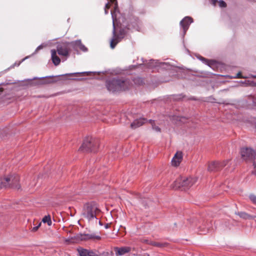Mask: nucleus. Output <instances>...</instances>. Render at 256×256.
Wrapping results in <instances>:
<instances>
[{
	"label": "nucleus",
	"instance_id": "2",
	"mask_svg": "<svg viewBox=\"0 0 256 256\" xmlns=\"http://www.w3.org/2000/svg\"><path fill=\"white\" fill-rule=\"evenodd\" d=\"M19 180V176L16 174H5L0 178V187L4 188L9 185L16 186Z\"/></svg>",
	"mask_w": 256,
	"mask_h": 256
},
{
	"label": "nucleus",
	"instance_id": "31",
	"mask_svg": "<svg viewBox=\"0 0 256 256\" xmlns=\"http://www.w3.org/2000/svg\"><path fill=\"white\" fill-rule=\"evenodd\" d=\"M224 166V164H221L220 165V166Z\"/></svg>",
	"mask_w": 256,
	"mask_h": 256
},
{
	"label": "nucleus",
	"instance_id": "14",
	"mask_svg": "<svg viewBox=\"0 0 256 256\" xmlns=\"http://www.w3.org/2000/svg\"><path fill=\"white\" fill-rule=\"evenodd\" d=\"M58 52L60 55L62 56H67L68 54V50L66 48H58Z\"/></svg>",
	"mask_w": 256,
	"mask_h": 256
},
{
	"label": "nucleus",
	"instance_id": "12",
	"mask_svg": "<svg viewBox=\"0 0 256 256\" xmlns=\"http://www.w3.org/2000/svg\"><path fill=\"white\" fill-rule=\"evenodd\" d=\"M110 0V2L106 4V6H105V12L106 14H107L108 13V9L110 6H111L112 5H114V9L116 10V0Z\"/></svg>",
	"mask_w": 256,
	"mask_h": 256
},
{
	"label": "nucleus",
	"instance_id": "22",
	"mask_svg": "<svg viewBox=\"0 0 256 256\" xmlns=\"http://www.w3.org/2000/svg\"><path fill=\"white\" fill-rule=\"evenodd\" d=\"M112 85H116L118 86V87L116 88V89H122V88H121V86H119V84L118 83V82L117 81H114L112 82Z\"/></svg>",
	"mask_w": 256,
	"mask_h": 256
},
{
	"label": "nucleus",
	"instance_id": "11",
	"mask_svg": "<svg viewBox=\"0 0 256 256\" xmlns=\"http://www.w3.org/2000/svg\"><path fill=\"white\" fill-rule=\"evenodd\" d=\"M51 53H52V59L53 63L56 66L59 64L60 62V58L56 56V50H52Z\"/></svg>",
	"mask_w": 256,
	"mask_h": 256
},
{
	"label": "nucleus",
	"instance_id": "16",
	"mask_svg": "<svg viewBox=\"0 0 256 256\" xmlns=\"http://www.w3.org/2000/svg\"><path fill=\"white\" fill-rule=\"evenodd\" d=\"M217 165H218L217 163H216L214 162L209 163L208 165V170H209L210 172L214 170Z\"/></svg>",
	"mask_w": 256,
	"mask_h": 256
},
{
	"label": "nucleus",
	"instance_id": "20",
	"mask_svg": "<svg viewBox=\"0 0 256 256\" xmlns=\"http://www.w3.org/2000/svg\"><path fill=\"white\" fill-rule=\"evenodd\" d=\"M89 73H90L89 72H82V73L70 74H68V75H70V76H77V75H79V74H86V75H88Z\"/></svg>",
	"mask_w": 256,
	"mask_h": 256
},
{
	"label": "nucleus",
	"instance_id": "25",
	"mask_svg": "<svg viewBox=\"0 0 256 256\" xmlns=\"http://www.w3.org/2000/svg\"><path fill=\"white\" fill-rule=\"evenodd\" d=\"M240 216H242V217L244 218H246V216H247V215H246V214L244 213H242L240 214Z\"/></svg>",
	"mask_w": 256,
	"mask_h": 256
},
{
	"label": "nucleus",
	"instance_id": "10",
	"mask_svg": "<svg viewBox=\"0 0 256 256\" xmlns=\"http://www.w3.org/2000/svg\"><path fill=\"white\" fill-rule=\"evenodd\" d=\"M192 22V20L190 17H186L184 18L180 22L182 26L183 27L184 30H186L188 26Z\"/></svg>",
	"mask_w": 256,
	"mask_h": 256
},
{
	"label": "nucleus",
	"instance_id": "27",
	"mask_svg": "<svg viewBox=\"0 0 256 256\" xmlns=\"http://www.w3.org/2000/svg\"><path fill=\"white\" fill-rule=\"evenodd\" d=\"M108 88L110 90H112V86H111V84H108Z\"/></svg>",
	"mask_w": 256,
	"mask_h": 256
},
{
	"label": "nucleus",
	"instance_id": "4",
	"mask_svg": "<svg viewBox=\"0 0 256 256\" xmlns=\"http://www.w3.org/2000/svg\"><path fill=\"white\" fill-rule=\"evenodd\" d=\"M96 210V206L88 204L84 208L83 214L88 219L90 220L94 217Z\"/></svg>",
	"mask_w": 256,
	"mask_h": 256
},
{
	"label": "nucleus",
	"instance_id": "7",
	"mask_svg": "<svg viewBox=\"0 0 256 256\" xmlns=\"http://www.w3.org/2000/svg\"><path fill=\"white\" fill-rule=\"evenodd\" d=\"M130 247L116 248H115V252L117 255L123 256L130 252Z\"/></svg>",
	"mask_w": 256,
	"mask_h": 256
},
{
	"label": "nucleus",
	"instance_id": "6",
	"mask_svg": "<svg viewBox=\"0 0 256 256\" xmlns=\"http://www.w3.org/2000/svg\"><path fill=\"white\" fill-rule=\"evenodd\" d=\"M182 153L181 152H177L172 160V165L174 166H178L182 161Z\"/></svg>",
	"mask_w": 256,
	"mask_h": 256
},
{
	"label": "nucleus",
	"instance_id": "9",
	"mask_svg": "<svg viewBox=\"0 0 256 256\" xmlns=\"http://www.w3.org/2000/svg\"><path fill=\"white\" fill-rule=\"evenodd\" d=\"M78 252L80 256H98L94 252L82 248H78Z\"/></svg>",
	"mask_w": 256,
	"mask_h": 256
},
{
	"label": "nucleus",
	"instance_id": "17",
	"mask_svg": "<svg viewBox=\"0 0 256 256\" xmlns=\"http://www.w3.org/2000/svg\"><path fill=\"white\" fill-rule=\"evenodd\" d=\"M42 222L44 223H46L49 226H50L52 224V222L50 216H45L42 218Z\"/></svg>",
	"mask_w": 256,
	"mask_h": 256
},
{
	"label": "nucleus",
	"instance_id": "21",
	"mask_svg": "<svg viewBox=\"0 0 256 256\" xmlns=\"http://www.w3.org/2000/svg\"><path fill=\"white\" fill-rule=\"evenodd\" d=\"M152 128H153V129H154L156 132H160V128L158 126H156V125H155V124H152Z\"/></svg>",
	"mask_w": 256,
	"mask_h": 256
},
{
	"label": "nucleus",
	"instance_id": "26",
	"mask_svg": "<svg viewBox=\"0 0 256 256\" xmlns=\"http://www.w3.org/2000/svg\"><path fill=\"white\" fill-rule=\"evenodd\" d=\"M40 226V224L38 226L34 227L33 228V230L34 231H36L38 228Z\"/></svg>",
	"mask_w": 256,
	"mask_h": 256
},
{
	"label": "nucleus",
	"instance_id": "29",
	"mask_svg": "<svg viewBox=\"0 0 256 256\" xmlns=\"http://www.w3.org/2000/svg\"><path fill=\"white\" fill-rule=\"evenodd\" d=\"M236 78H242L241 76H240V73L239 72L237 74V76Z\"/></svg>",
	"mask_w": 256,
	"mask_h": 256
},
{
	"label": "nucleus",
	"instance_id": "8",
	"mask_svg": "<svg viewBox=\"0 0 256 256\" xmlns=\"http://www.w3.org/2000/svg\"><path fill=\"white\" fill-rule=\"evenodd\" d=\"M146 122V120L144 118H140V119H138L135 120L130 125V127L132 129H135L142 124H144Z\"/></svg>",
	"mask_w": 256,
	"mask_h": 256
},
{
	"label": "nucleus",
	"instance_id": "23",
	"mask_svg": "<svg viewBox=\"0 0 256 256\" xmlns=\"http://www.w3.org/2000/svg\"><path fill=\"white\" fill-rule=\"evenodd\" d=\"M46 46V44H42V45H40V46H38L37 48H36V51H38V50H40V49L42 48H43L45 47Z\"/></svg>",
	"mask_w": 256,
	"mask_h": 256
},
{
	"label": "nucleus",
	"instance_id": "15",
	"mask_svg": "<svg viewBox=\"0 0 256 256\" xmlns=\"http://www.w3.org/2000/svg\"><path fill=\"white\" fill-rule=\"evenodd\" d=\"M76 46L77 49H80L82 51L85 52L86 50V48L81 44L80 41H77L76 42Z\"/></svg>",
	"mask_w": 256,
	"mask_h": 256
},
{
	"label": "nucleus",
	"instance_id": "1",
	"mask_svg": "<svg viewBox=\"0 0 256 256\" xmlns=\"http://www.w3.org/2000/svg\"><path fill=\"white\" fill-rule=\"evenodd\" d=\"M198 180L196 176L190 177L176 180L172 185V188L174 189L183 188L187 189L194 185Z\"/></svg>",
	"mask_w": 256,
	"mask_h": 256
},
{
	"label": "nucleus",
	"instance_id": "5",
	"mask_svg": "<svg viewBox=\"0 0 256 256\" xmlns=\"http://www.w3.org/2000/svg\"><path fill=\"white\" fill-rule=\"evenodd\" d=\"M254 155V151L249 148H243L241 150V156L244 160H248L253 158Z\"/></svg>",
	"mask_w": 256,
	"mask_h": 256
},
{
	"label": "nucleus",
	"instance_id": "19",
	"mask_svg": "<svg viewBox=\"0 0 256 256\" xmlns=\"http://www.w3.org/2000/svg\"><path fill=\"white\" fill-rule=\"evenodd\" d=\"M249 198L252 202L256 204V196L254 194H250Z\"/></svg>",
	"mask_w": 256,
	"mask_h": 256
},
{
	"label": "nucleus",
	"instance_id": "18",
	"mask_svg": "<svg viewBox=\"0 0 256 256\" xmlns=\"http://www.w3.org/2000/svg\"><path fill=\"white\" fill-rule=\"evenodd\" d=\"M118 42V40H117L116 38L114 37L110 42V47L114 48Z\"/></svg>",
	"mask_w": 256,
	"mask_h": 256
},
{
	"label": "nucleus",
	"instance_id": "3",
	"mask_svg": "<svg viewBox=\"0 0 256 256\" xmlns=\"http://www.w3.org/2000/svg\"><path fill=\"white\" fill-rule=\"evenodd\" d=\"M94 146V140L90 137H86L84 139L82 146L79 148V150L87 152L90 150Z\"/></svg>",
	"mask_w": 256,
	"mask_h": 256
},
{
	"label": "nucleus",
	"instance_id": "24",
	"mask_svg": "<svg viewBox=\"0 0 256 256\" xmlns=\"http://www.w3.org/2000/svg\"><path fill=\"white\" fill-rule=\"evenodd\" d=\"M90 238H94V239H97V240H100V236H91Z\"/></svg>",
	"mask_w": 256,
	"mask_h": 256
},
{
	"label": "nucleus",
	"instance_id": "28",
	"mask_svg": "<svg viewBox=\"0 0 256 256\" xmlns=\"http://www.w3.org/2000/svg\"><path fill=\"white\" fill-rule=\"evenodd\" d=\"M110 224H106L105 226H104V227L106 228H110Z\"/></svg>",
	"mask_w": 256,
	"mask_h": 256
},
{
	"label": "nucleus",
	"instance_id": "30",
	"mask_svg": "<svg viewBox=\"0 0 256 256\" xmlns=\"http://www.w3.org/2000/svg\"><path fill=\"white\" fill-rule=\"evenodd\" d=\"M3 91H4L3 88L0 86V94L1 93H2L3 92Z\"/></svg>",
	"mask_w": 256,
	"mask_h": 256
},
{
	"label": "nucleus",
	"instance_id": "13",
	"mask_svg": "<svg viewBox=\"0 0 256 256\" xmlns=\"http://www.w3.org/2000/svg\"><path fill=\"white\" fill-rule=\"evenodd\" d=\"M213 2H214V4L215 6H218L219 7H220L221 8H224L226 6V2H224V1H223L222 0H214Z\"/></svg>",
	"mask_w": 256,
	"mask_h": 256
}]
</instances>
